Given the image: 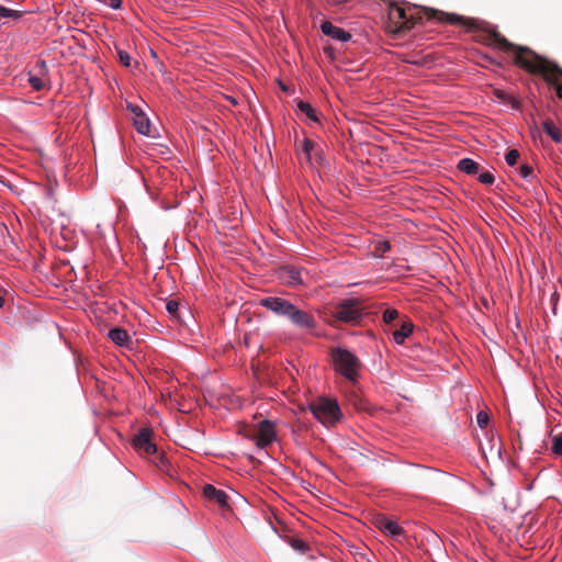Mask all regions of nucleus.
<instances>
[{"label":"nucleus","instance_id":"obj_5","mask_svg":"<svg viewBox=\"0 0 562 562\" xmlns=\"http://www.w3.org/2000/svg\"><path fill=\"white\" fill-rule=\"evenodd\" d=\"M333 316L339 322L356 324L360 322L362 313L356 300H346L335 307Z\"/></svg>","mask_w":562,"mask_h":562},{"label":"nucleus","instance_id":"obj_15","mask_svg":"<svg viewBox=\"0 0 562 562\" xmlns=\"http://www.w3.org/2000/svg\"><path fill=\"white\" fill-rule=\"evenodd\" d=\"M413 325L411 323H403L401 328L393 333V340L397 345L404 344L405 339L412 334Z\"/></svg>","mask_w":562,"mask_h":562},{"label":"nucleus","instance_id":"obj_22","mask_svg":"<svg viewBox=\"0 0 562 562\" xmlns=\"http://www.w3.org/2000/svg\"><path fill=\"white\" fill-rule=\"evenodd\" d=\"M519 151L517 149H510L505 155V160L507 165L515 166L519 159Z\"/></svg>","mask_w":562,"mask_h":562},{"label":"nucleus","instance_id":"obj_21","mask_svg":"<svg viewBox=\"0 0 562 562\" xmlns=\"http://www.w3.org/2000/svg\"><path fill=\"white\" fill-rule=\"evenodd\" d=\"M551 449L555 456H562V432L553 437Z\"/></svg>","mask_w":562,"mask_h":562},{"label":"nucleus","instance_id":"obj_11","mask_svg":"<svg viewBox=\"0 0 562 562\" xmlns=\"http://www.w3.org/2000/svg\"><path fill=\"white\" fill-rule=\"evenodd\" d=\"M108 336L115 345L120 347L126 346L131 340L128 333L120 327L110 329Z\"/></svg>","mask_w":562,"mask_h":562},{"label":"nucleus","instance_id":"obj_6","mask_svg":"<svg viewBox=\"0 0 562 562\" xmlns=\"http://www.w3.org/2000/svg\"><path fill=\"white\" fill-rule=\"evenodd\" d=\"M254 439L256 446L260 449H265L270 446L277 440L276 423L269 419L260 420Z\"/></svg>","mask_w":562,"mask_h":562},{"label":"nucleus","instance_id":"obj_1","mask_svg":"<svg viewBox=\"0 0 562 562\" xmlns=\"http://www.w3.org/2000/svg\"><path fill=\"white\" fill-rule=\"evenodd\" d=\"M495 44L504 50H514V61L527 71L541 75L547 83L554 88L557 97L562 100V69L557 64L547 60L526 46H516L502 35L494 33Z\"/></svg>","mask_w":562,"mask_h":562},{"label":"nucleus","instance_id":"obj_28","mask_svg":"<svg viewBox=\"0 0 562 562\" xmlns=\"http://www.w3.org/2000/svg\"><path fill=\"white\" fill-rule=\"evenodd\" d=\"M497 97L501 99H506L513 109H519V102L517 99L507 95L505 92H498Z\"/></svg>","mask_w":562,"mask_h":562},{"label":"nucleus","instance_id":"obj_9","mask_svg":"<svg viewBox=\"0 0 562 562\" xmlns=\"http://www.w3.org/2000/svg\"><path fill=\"white\" fill-rule=\"evenodd\" d=\"M203 496L209 501L216 503L220 507L228 506L226 493L222 490H217L211 484H206L203 487Z\"/></svg>","mask_w":562,"mask_h":562},{"label":"nucleus","instance_id":"obj_31","mask_svg":"<svg viewBox=\"0 0 562 562\" xmlns=\"http://www.w3.org/2000/svg\"><path fill=\"white\" fill-rule=\"evenodd\" d=\"M519 175L522 179H529L532 176V168L528 165H521L519 167Z\"/></svg>","mask_w":562,"mask_h":562},{"label":"nucleus","instance_id":"obj_18","mask_svg":"<svg viewBox=\"0 0 562 562\" xmlns=\"http://www.w3.org/2000/svg\"><path fill=\"white\" fill-rule=\"evenodd\" d=\"M431 13H432L434 18L438 19L439 21L449 23V24H457L462 20L461 16L456 15V14H448L445 12L432 11V10H431Z\"/></svg>","mask_w":562,"mask_h":562},{"label":"nucleus","instance_id":"obj_7","mask_svg":"<svg viewBox=\"0 0 562 562\" xmlns=\"http://www.w3.org/2000/svg\"><path fill=\"white\" fill-rule=\"evenodd\" d=\"M151 434L149 428H142L134 436L133 446L138 452L145 454H154L157 452V446L151 440Z\"/></svg>","mask_w":562,"mask_h":562},{"label":"nucleus","instance_id":"obj_30","mask_svg":"<svg viewBox=\"0 0 562 562\" xmlns=\"http://www.w3.org/2000/svg\"><path fill=\"white\" fill-rule=\"evenodd\" d=\"M312 149H313V143L310 139H304V142L302 144V151L305 155L307 160H310Z\"/></svg>","mask_w":562,"mask_h":562},{"label":"nucleus","instance_id":"obj_35","mask_svg":"<svg viewBox=\"0 0 562 562\" xmlns=\"http://www.w3.org/2000/svg\"><path fill=\"white\" fill-rule=\"evenodd\" d=\"M4 304V299L0 295V307H2Z\"/></svg>","mask_w":562,"mask_h":562},{"label":"nucleus","instance_id":"obj_3","mask_svg":"<svg viewBox=\"0 0 562 562\" xmlns=\"http://www.w3.org/2000/svg\"><path fill=\"white\" fill-rule=\"evenodd\" d=\"M335 370L350 382H356L359 376L361 362L350 350L336 348L331 351Z\"/></svg>","mask_w":562,"mask_h":562},{"label":"nucleus","instance_id":"obj_27","mask_svg":"<svg viewBox=\"0 0 562 562\" xmlns=\"http://www.w3.org/2000/svg\"><path fill=\"white\" fill-rule=\"evenodd\" d=\"M120 63L124 65L125 67L131 66V56L127 52L120 49L117 52Z\"/></svg>","mask_w":562,"mask_h":562},{"label":"nucleus","instance_id":"obj_8","mask_svg":"<svg viewBox=\"0 0 562 562\" xmlns=\"http://www.w3.org/2000/svg\"><path fill=\"white\" fill-rule=\"evenodd\" d=\"M321 30L325 35L330 36L331 38L340 42H348L351 38L350 33L346 32L341 27L334 25L329 21L323 22L321 25Z\"/></svg>","mask_w":562,"mask_h":562},{"label":"nucleus","instance_id":"obj_26","mask_svg":"<svg viewBox=\"0 0 562 562\" xmlns=\"http://www.w3.org/2000/svg\"><path fill=\"white\" fill-rule=\"evenodd\" d=\"M476 423L480 428H485L488 424V415L485 412H479L476 415Z\"/></svg>","mask_w":562,"mask_h":562},{"label":"nucleus","instance_id":"obj_24","mask_svg":"<svg viewBox=\"0 0 562 562\" xmlns=\"http://www.w3.org/2000/svg\"><path fill=\"white\" fill-rule=\"evenodd\" d=\"M397 316H398V313L396 310L387 308L383 313V321L389 324V323H392L394 319H396Z\"/></svg>","mask_w":562,"mask_h":562},{"label":"nucleus","instance_id":"obj_32","mask_svg":"<svg viewBox=\"0 0 562 562\" xmlns=\"http://www.w3.org/2000/svg\"><path fill=\"white\" fill-rule=\"evenodd\" d=\"M156 465H157L161 471H167V470H168V468H169V461H168V459H167L165 456L160 454V456L158 457V462L156 463Z\"/></svg>","mask_w":562,"mask_h":562},{"label":"nucleus","instance_id":"obj_25","mask_svg":"<svg viewBox=\"0 0 562 562\" xmlns=\"http://www.w3.org/2000/svg\"><path fill=\"white\" fill-rule=\"evenodd\" d=\"M289 283L291 285L301 284L302 283L301 274H300L299 271H296L294 269H291L289 271Z\"/></svg>","mask_w":562,"mask_h":562},{"label":"nucleus","instance_id":"obj_14","mask_svg":"<svg viewBox=\"0 0 562 562\" xmlns=\"http://www.w3.org/2000/svg\"><path fill=\"white\" fill-rule=\"evenodd\" d=\"M458 169L467 175L474 176L479 172L480 166L471 158H462L458 162Z\"/></svg>","mask_w":562,"mask_h":562},{"label":"nucleus","instance_id":"obj_16","mask_svg":"<svg viewBox=\"0 0 562 562\" xmlns=\"http://www.w3.org/2000/svg\"><path fill=\"white\" fill-rule=\"evenodd\" d=\"M390 18L393 20H398L403 24H406L408 22V18L406 15V10L398 4L390 3Z\"/></svg>","mask_w":562,"mask_h":562},{"label":"nucleus","instance_id":"obj_34","mask_svg":"<svg viewBox=\"0 0 562 562\" xmlns=\"http://www.w3.org/2000/svg\"><path fill=\"white\" fill-rule=\"evenodd\" d=\"M40 66L42 69H45L46 68V63L44 60H41L40 61Z\"/></svg>","mask_w":562,"mask_h":562},{"label":"nucleus","instance_id":"obj_13","mask_svg":"<svg viewBox=\"0 0 562 562\" xmlns=\"http://www.w3.org/2000/svg\"><path fill=\"white\" fill-rule=\"evenodd\" d=\"M379 528L381 531L392 537L398 536L402 532V528L397 522L387 518H383L379 521Z\"/></svg>","mask_w":562,"mask_h":562},{"label":"nucleus","instance_id":"obj_29","mask_svg":"<svg viewBox=\"0 0 562 562\" xmlns=\"http://www.w3.org/2000/svg\"><path fill=\"white\" fill-rule=\"evenodd\" d=\"M166 310L171 316H176L179 310V303L175 300H170L166 303Z\"/></svg>","mask_w":562,"mask_h":562},{"label":"nucleus","instance_id":"obj_19","mask_svg":"<svg viewBox=\"0 0 562 562\" xmlns=\"http://www.w3.org/2000/svg\"><path fill=\"white\" fill-rule=\"evenodd\" d=\"M390 248L391 245L389 240H376L374 244L373 255L376 258H381L390 250Z\"/></svg>","mask_w":562,"mask_h":562},{"label":"nucleus","instance_id":"obj_20","mask_svg":"<svg viewBox=\"0 0 562 562\" xmlns=\"http://www.w3.org/2000/svg\"><path fill=\"white\" fill-rule=\"evenodd\" d=\"M29 83L35 91H41L46 87L45 81L38 76L30 75Z\"/></svg>","mask_w":562,"mask_h":562},{"label":"nucleus","instance_id":"obj_23","mask_svg":"<svg viewBox=\"0 0 562 562\" xmlns=\"http://www.w3.org/2000/svg\"><path fill=\"white\" fill-rule=\"evenodd\" d=\"M477 179L481 183L487 184V186L493 184L495 181L494 175L487 170L480 172Z\"/></svg>","mask_w":562,"mask_h":562},{"label":"nucleus","instance_id":"obj_4","mask_svg":"<svg viewBox=\"0 0 562 562\" xmlns=\"http://www.w3.org/2000/svg\"><path fill=\"white\" fill-rule=\"evenodd\" d=\"M313 416L323 425L331 426L341 417V411L338 403L330 398H321L310 405Z\"/></svg>","mask_w":562,"mask_h":562},{"label":"nucleus","instance_id":"obj_33","mask_svg":"<svg viewBox=\"0 0 562 562\" xmlns=\"http://www.w3.org/2000/svg\"><path fill=\"white\" fill-rule=\"evenodd\" d=\"M128 109L134 114V117H136V113H139L142 109L138 105L128 104Z\"/></svg>","mask_w":562,"mask_h":562},{"label":"nucleus","instance_id":"obj_2","mask_svg":"<svg viewBox=\"0 0 562 562\" xmlns=\"http://www.w3.org/2000/svg\"><path fill=\"white\" fill-rule=\"evenodd\" d=\"M259 305L273 314L288 318L293 326L306 333H313L317 323L315 317L290 301L279 296H266L259 300Z\"/></svg>","mask_w":562,"mask_h":562},{"label":"nucleus","instance_id":"obj_12","mask_svg":"<svg viewBox=\"0 0 562 562\" xmlns=\"http://www.w3.org/2000/svg\"><path fill=\"white\" fill-rule=\"evenodd\" d=\"M296 111L299 113L305 115L306 119H308L313 123L319 122L317 111L308 102H305L302 100L299 101L296 104Z\"/></svg>","mask_w":562,"mask_h":562},{"label":"nucleus","instance_id":"obj_10","mask_svg":"<svg viewBox=\"0 0 562 562\" xmlns=\"http://www.w3.org/2000/svg\"><path fill=\"white\" fill-rule=\"evenodd\" d=\"M134 126L139 134L153 136L150 133V121L143 111L136 113V117H134Z\"/></svg>","mask_w":562,"mask_h":562},{"label":"nucleus","instance_id":"obj_17","mask_svg":"<svg viewBox=\"0 0 562 562\" xmlns=\"http://www.w3.org/2000/svg\"><path fill=\"white\" fill-rule=\"evenodd\" d=\"M543 131L551 137L553 142H562V134L552 121L548 120L543 122Z\"/></svg>","mask_w":562,"mask_h":562}]
</instances>
